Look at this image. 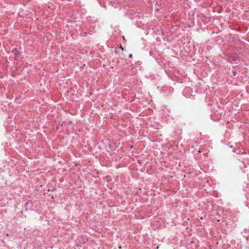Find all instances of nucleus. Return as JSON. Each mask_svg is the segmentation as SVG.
<instances>
[{"instance_id": "1", "label": "nucleus", "mask_w": 249, "mask_h": 249, "mask_svg": "<svg viewBox=\"0 0 249 249\" xmlns=\"http://www.w3.org/2000/svg\"><path fill=\"white\" fill-rule=\"evenodd\" d=\"M13 52L15 54H19L18 51H17V50H14L13 51Z\"/></svg>"}, {"instance_id": "2", "label": "nucleus", "mask_w": 249, "mask_h": 249, "mask_svg": "<svg viewBox=\"0 0 249 249\" xmlns=\"http://www.w3.org/2000/svg\"><path fill=\"white\" fill-rule=\"evenodd\" d=\"M233 74L234 75H235L236 74V71H233Z\"/></svg>"}, {"instance_id": "3", "label": "nucleus", "mask_w": 249, "mask_h": 249, "mask_svg": "<svg viewBox=\"0 0 249 249\" xmlns=\"http://www.w3.org/2000/svg\"><path fill=\"white\" fill-rule=\"evenodd\" d=\"M129 57H132V54H130L129 55Z\"/></svg>"}, {"instance_id": "4", "label": "nucleus", "mask_w": 249, "mask_h": 249, "mask_svg": "<svg viewBox=\"0 0 249 249\" xmlns=\"http://www.w3.org/2000/svg\"><path fill=\"white\" fill-rule=\"evenodd\" d=\"M120 48H121L122 50H123V47H122V46H120Z\"/></svg>"}, {"instance_id": "5", "label": "nucleus", "mask_w": 249, "mask_h": 249, "mask_svg": "<svg viewBox=\"0 0 249 249\" xmlns=\"http://www.w3.org/2000/svg\"><path fill=\"white\" fill-rule=\"evenodd\" d=\"M6 236H9V234H6Z\"/></svg>"}]
</instances>
